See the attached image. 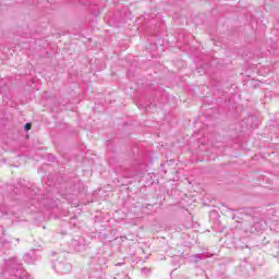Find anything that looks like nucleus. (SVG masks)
<instances>
[{"instance_id":"nucleus-7","label":"nucleus","mask_w":279,"mask_h":279,"mask_svg":"<svg viewBox=\"0 0 279 279\" xmlns=\"http://www.w3.org/2000/svg\"><path fill=\"white\" fill-rule=\"evenodd\" d=\"M70 184H72V186H70V189H71L72 192H73V191H77V189H80V185H81L80 179H77V178L72 179V181L70 182Z\"/></svg>"},{"instance_id":"nucleus-19","label":"nucleus","mask_w":279,"mask_h":279,"mask_svg":"<svg viewBox=\"0 0 279 279\" xmlns=\"http://www.w3.org/2000/svg\"><path fill=\"white\" fill-rule=\"evenodd\" d=\"M16 241H17V243H19L20 240L17 239Z\"/></svg>"},{"instance_id":"nucleus-3","label":"nucleus","mask_w":279,"mask_h":279,"mask_svg":"<svg viewBox=\"0 0 279 279\" xmlns=\"http://www.w3.org/2000/svg\"><path fill=\"white\" fill-rule=\"evenodd\" d=\"M71 245L75 252H85L88 244L86 243V239L84 236H77L72 239Z\"/></svg>"},{"instance_id":"nucleus-12","label":"nucleus","mask_w":279,"mask_h":279,"mask_svg":"<svg viewBox=\"0 0 279 279\" xmlns=\"http://www.w3.org/2000/svg\"><path fill=\"white\" fill-rule=\"evenodd\" d=\"M173 263H182V258H180V257H174V258H173Z\"/></svg>"},{"instance_id":"nucleus-15","label":"nucleus","mask_w":279,"mask_h":279,"mask_svg":"<svg viewBox=\"0 0 279 279\" xmlns=\"http://www.w3.org/2000/svg\"><path fill=\"white\" fill-rule=\"evenodd\" d=\"M12 191H13V193H16V191H19V189L17 187H13Z\"/></svg>"},{"instance_id":"nucleus-5","label":"nucleus","mask_w":279,"mask_h":279,"mask_svg":"<svg viewBox=\"0 0 279 279\" xmlns=\"http://www.w3.org/2000/svg\"><path fill=\"white\" fill-rule=\"evenodd\" d=\"M9 250H10V242L5 240H0V256H3V254H7Z\"/></svg>"},{"instance_id":"nucleus-4","label":"nucleus","mask_w":279,"mask_h":279,"mask_svg":"<svg viewBox=\"0 0 279 279\" xmlns=\"http://www.w3.org/2000/svg\"><path fill=\"white\" fill-rule=\"evenodd\" d=\"M114 160H116L114 158H110L109 165L113 167L117 173H123V171H128V168H123V166H118Z\"/></svg>"},{"instance_id":"nucleus-2","label":"nucleus","mask_w":279,"mask_h":279,"mask_svg":"<svg viewBox=\"0 0 279 279\" xmlns=\"http://www.w3.org/2000/svg\"><path fill=\"white\" fill-rule=\"evenodd\" d=\"M52 267L58 274H71V269H73V266L66 260H57Z\"/></svg>"},{"instance_id":"nucleus-16","label":"nucleus","mask_w":279,"mask_h":279,"mask_svg":"<svg viewBox=\"0 0 279 279\" xmlns=\"http://www.w3.org/2000/svg\"><path fill=\"white\" fill-rule=\"evenodd\" d=\"M8 199H15V198H13V197H12V194H10V195L8 196Z\"/></svg>"},{"instance_id":"nucleus-6","label":"nucleus","mask_w":279,"mask_h":279,"mask_svg":"<svg viewBox=\"0 0 279 279\" xmlns=\"http://www.w3.org/2000/svg\"><path fill=\"white\" fill-rule=\"evenodd\" d=\"M89 239H96L97 241L104 243V241H108L109 236L106 232H99L98 235H89Z\"/></svg>"},{"instance_id":"nucleus-18","label":"nucleus","mask_w":279,"mask_h":279,"mask_svg":"<svg viewBox=\"0 0 279 279\" xmlns=\"http://www.w3.org/2000/svg\"><path fill=\"white\" fill-rule=\"evenodd\" d=\"M241 247H242V248H243V247H247V245H244V246H241Z\"/></svg>"},{"instance_id":"nucleus-17","label":"nucleus","mask_w":279,"mask_h":279,"mask_svg":"<svg viewBox=\"0 0 279 279\" xmlns=\"http://www.w3.org/2000/svg\"><path fill=\"white\" fill-rule=\"evenodd\" d=\"M53 160H56V157H52L51 162H53Z\"/></svg>"},{"instance_id":"nucleus-10","label":"nucleus","mask_w":279,"mask_h":279,"mask_svg":"<svg viewBox=\"0 0 279 279\" xmlns=\"http://www.w3.org/2000/svg\"><path fill=\"white\" fill-rule=\"evenodd\" d=\"M24 130H25V132H29V130H32V123H26L25 125H24Z\"/></svg>"},{"instance_id":"nucleus-8","label":"nucleus","mask_w":279,"mask_h":279,"mask_svg":"<svg viewBox=\"0 0 279 279\" xmlns=\"http://www.w3.org/2000/svg\"><path fill=\"white\" fill-rule=\"evenodd\" d=\"M24 260H25V263L32 264V263H34L35 259H34V257H32V254L26 253L24 256Z\"/></svg>"},{"instance_id":"nucleus-13","label":"nucleus","mask_w":279,"mask_h":279,"mask_svg":"<svg viewBox=\"0 0 279 279\" xmlns=\"http://www.w3.org/2000/svg\"><path fill=\"white\" fill-rule=\"evenodd\" d=\"M275 130H276V125H270V126H269V131H270V132H274Z\"/></svg>"},{"instance_id":"nucleus-14","label":"nucleus","mask_w":279,"mask_h":279,"mask_svg":"<svg viewBox=\"0 0 279 279\" xmlns=\"http://www.w3.org/2000/svg\"><path fill=\"white\" fill-rule=\"evenodd\" d=\"M134 175H136V173H130L126 175V178H134Z\"/></svg>"},{"instance_id":"nucleus-9","label":"nucleus","mask_w":279,"mask_h":279,"mask_svg":"<svg viewBox=\"0 0 279 279\" xmlns=\"http://www.w3.org/2000/svg\"><path fill=\"white\" fill-rule=\"evenodd\" d=\"M5 215H10V210L5 206L0 207V217H3Z\"/></svg>"},{"instance_id":"nucleus-11","label":"nucleus","mask_w":279,"mask_h":279,"mask_svg":"<svg viewBox=\"0 0 279 279\" xmlns=\"http://www.w3.org/2000/svg\"><path fill=\"white\" fill-rule=\"evenodd\" d=\"M194 258H195V263H197V260H202V254H195Z\"/></svg>"},{"instance_id":"nucleus-1","label":"nucleus","mask_w":279,"mask_h":279,"mask_svg":"<svg viewBox=\"0 0 279 279\" xmlns=\"http://www.w3.org/2000/svg\"><path fill=\"white\" fill-rule=\"evenodd\" d=\"M5 268L1 271L0 279H29L23 264L16 257L4 259Z\"/></svg>"}]
</instances>
